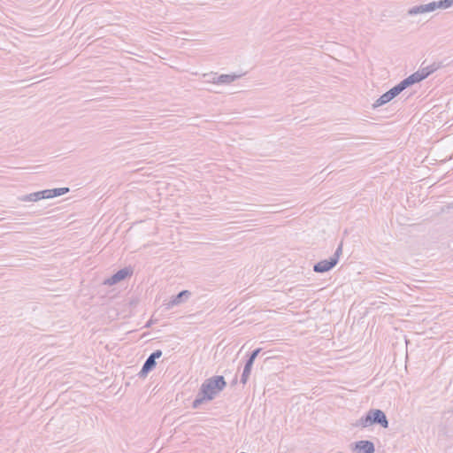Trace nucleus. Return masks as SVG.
<instances>
[{
    "label": "nucleus",
    "instance_id": "39448f33",
    "mask_svg": "<svg viewBox=\"0 0 453 453\" xmlns=\"http://www.w3.org/2000/svg\"><path fill=\"white\" fill-rule=\"evenodd\" d=\"M336 265V261L332 258L321 260L313 265V271L319 273H326L333 269Z\"/></svg>",
    "mask_w": 453,
    "mask_h": 453
},
{
    "label": "nucleus",
    "instance_id": "0eeeda50",
    "mask_svg": "<svg viewBox=\"0 0 453 453\" xmlns=\"http://www.w3.org/2000/svg\"><path fill=\"white\" fill-rule=\"evenodd\" d=\"M422 76L423 75H420L418 71H417V72L413 73L412 74H411L410 76H408L407 78L399 82V84L402 87V88L404 90L408 87L423 81L421 78Z\"/></svg>",
    "mask_w": 453,
    "mask_h": 453
},
{
    "label": "nucleus",
    "instance_id": "20e7f679",
    "mask_svg": "<svg viewBox=\"0 0 453 453\" xmlns=\"http://www.w3.org/2000/svg\"><path fill=\"white\" fill-rule=\"evenodd\" d=\"M133 271L130 268L125 267L123 269L119 270L112 276L104 280V284L109 286L117 284L118 282L125 280L127 277L131 276Z\"/></svg>",
    "mask_w": 453,
    "mask_h": 453
},
{
    "label": "nucleus",
    "instance_id": "9b49d317",
    "mask_svg": "<svg viewBox=\"0 0 453 453\" xmlns=\"http://www.w3.org/2000/svg\"><path fill=\"white\" fill-rule=\"evenodd\" d=\"M46 197V191L42 190L35 193H31L29 195L23 196L19 198L20 201L23 202H36L41 199H45Z\"/></svg>",
    "mask_w": 453,
    "mask_h": 453
},
{
    "label": "nucleus",
    "instance_id": "2eb2a0df",
    "mask_svg": "<svg viewBox=\"0 0 453 453\" xmlns=\"http://www.w3.org/2000/svg\"><path fill=\"white\" fill-rule=\"evenodd\" d=\"M45 191H46L47 198H53V197L59 196L68 193L69 188H52V189H45Z\"/></svg>",
    "mask_w": 453,
    "mask_h": 453
},
{
    "label": "nucleus",
    "instance_id": "6e6552de",
    "mask_svg": "<svg viewBox=\"0 0 453 453\" xmlns=\"http://www.w3.org/2000/svg\"><path fill=\"white\" fill-rule=\"evenodd\" d=\"M190 296H191L190 291L182 290L176 296H173L167 305L169 308L175 306V305H179V304L184 303L187 299H188L190 297Z\"/></svg>",
    "mask_w": 453,
    "mask_h": 453
},
{
    "label": "nucleus",
    "instance_id": "a211bd4d",
    "mask_svg": "<svg viewBox=\"0 0 453 453\" xmlns=\"http://www.w3.org/2000/svg\"><path fill=\"white\" fill-rule=\"evenodd\" d=\"M342 243H340V245L337 247L335 252L334 253V255L330 258L334 259L336 261V264H337L338 261H339V257L342 255Z\"/></svg>",
    "mask_w": 453,
    "mask_h": 453
},
{
    "label": "nucleus",
    "instance_id": "dca6fc26",
    "mask_svg": "<svg viewBox=\"0 0 453 453\" xmlns=\"http://www.w3.org/2000/svg\"><path fill=\"white\" fill-rule=\"evenodd\" d=\"M372 419L369 414V411L365 416L361 417L358 420H357L355 426L367 427L372 426Z\"/></svg>",
    "mask_w": 453,
    "mask_h": 453
},
{
    "label": "nucleus",
    "instance_id": "423d86ee",
    "mask_svg": "<svg viewBox=\"0 0 453 453\" xmlns=\"http://www.w3.org/2000/svg\"><path fill=\"white\" fill-rule=\"evenodd\" d=\"M435 11V4L434 2L426 4H420L416 5L409 9L408 14L410 16H414L417 14H422L426 12H430Z\"/></svg>",
    "mask_w": 453,
    "mask_h": 453
},
{
    "label": "nucleus",
    "instance_id": "7ed1b4c3",
    "mask_svg": "<svg viewBox=\"0 0 453 453\" xmlns=\"http://www.w3.org/2000/svg\"><path fill=\"white\" fill-rule=\"evenodd\" d=\"M369 414L371 416L372 425L378 424L383 428L388 427V420L386 414L381 410L371 409L369 411Z\"/></svg>",
    "mask_w": 453,
    "mask_h": 453
},
{
    "label": "nucleus",
    "instance_id": "f03ea898",
    "mask_svg": "<svg viewBox=\"0 0 453 453\" xmlns=\"http://www.w3.org/2000/svg\"><path fill=\"white\" fill-rule=\"evenodd\" d=\"M403 91V89L402 88V87L398 83L397 85H395V87L390 88L388 91H387L386 93L381 95L374 102V104H372V107L375 109V108H378L380 106H382V105L386 104L387 103L390 102L395 97H396Z\"/></svg>",
    "mask_w": 453,
    "mask_h": 453
},
{
    "label": "nucleus",
    "instance_id": "4468645a",
    "mask_svg": "<svg viewBox=\"0 0 453 453\" xmlns=\"http://www.w3.org/2000/svg\"><path fill=\"white\" fill-rule=\"evenodd\" d=\"M253 364H254V361H252L251 359H247L244 368H243L242 374L241 376V383H242V384L247 383V381L250 378V372H251Z\"/></svg>",
    "mask_w": 453,
    "mask_h": 453
},
{
    "label": "nucleus",
    "instance_id": "9d476101",
    "mask_svg": "<svg viewBox=\"0 0 453 453\" xmlns=\"http://www.w3.org/2000/svg\"><path fill=\"white\" fill-rule=\"evenodd\" d=\"M240 77L241 75L236 74H221L217 78H213L212 82L215 84H230Z\"/></svg>",
    "mask_w": 453,
    "mask_h": 453
},
{
    "label": "nucleus",
    "instance_id": "ddd939ff",
    "mask_svg": "<svg viewBox=\"0 0 453 453\" xmlns=\"http://www.w3.org/2000/svg\"><path fill=\"white\" fill-rule=\"evenodd\" d=\"M440 68V64H437V63H433L432 65H427L426 67H422L420 68L418 71L419 74L420 75H423L421 78L422 80H425L426 78H427L430 74H432L433 73H434L436 70H438Z\"/></svg>",
    "mask_w": 453,
    "mask_h": 453
},
{
    "label": "nucleus",
    "instance_id": "f8f14e48",
    "mask_svg": "<svg viewBox=\"0 0 453 453\" xmlns=\"http://www.w3.org/2000/svg\"><path fill=\"white\" fill-rule=\"evenodd\" d=\"M157 362L155 359L151 358L150 356L145 360L142 370L139 372L140 377H145L150 371H152L156 367Z\"/></svg>",
    "mask_w": 453,
    "mask_h": 453
},
{
    "label": "nucleus",
    "instance_id": "1a4fd4ad",
    "mask_svg": "<svg viewBox=\"0 0 453 453\" xmlns=\"http://www.w3.org/2000/svg\"><path fill=\"white\" fill-rule=\"evenodd\" d=\"M356 450L357 453H374V444L370 441H359L356 442Z\"/></svg>",
    "mask_w": 453,
    "mask_h": 453
},
{
    "label": "nucleus",
    "instance_id": "6ab92c4d",
    "mask_svg": "<svg viewBox=\"0 0 453 453\" xmlns=\"http://www.w3.org/2000/svg\"><path fill=\"white\" fill-rule=\"evenodd\" d=\"M262 349L258 348V349H254L250 355L249 356V358L248 359H251L252 361H255V359L257 358V357L258 356V354L261 352Z\"/></svg>",
    "mask_w": 453,
    "mask_h": 453
},
{
    "label": "nucleus",
    "instance_id": "f3484780",
    "mask_svg": "<svg viewBox=\"0 0 453 453\" xmlns=\"http://www.w3.org/2000/svg\"><path fill=\"white\" fill-rule=\"evenodd\" d=\"M434 3L435 4V10L438 8L447 9L453 6V0H440Z\"/></svg>",
    "mask_w": 453,
    "mask_h": 453
},
{
    "label": "nucleus",
    "instance_id": "f257e3e1",
    "mask_svg": "<svg viewBox=\"0 0 453 453\" xmlns=\"http://www.w3.org/2000/svg\"><path fill=\"white\" fill-rule=\"evenodd\" d=\"M226 381L223 376H213L210 379L205 380L196 398L194 400L192 406L193 408H198L203 402L212 400L221 390L226 387Z\"/></svg>",
    "mask_w": 453,
    "mask_h": 453
},
{
    "label": "nucleus",
    "instance_id": "aec40b11",
    "mask_svg": "<svg viewBox=\"0 0 453 453\" xmlns=\"http://www.w3.org/2000/svg\"><path fill=\"white\" fill-rule=\"evenodd\" d=\"M162 356V351L160 349H157L154 352H152L150 357L153 359H157Z\"/></svg>",
    "mask_w": 453,
    "mask_h": 453
}]
</instances>
